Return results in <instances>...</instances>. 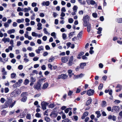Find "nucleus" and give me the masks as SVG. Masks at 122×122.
<instances>
[{
  "mask_svg": "<svg viewBox=\"0 0 122 122\" xmlns=\"http://www.w3.org/2000/svg\"><path fill=\"white\" fill-rule=\"evenodd\" d=\"M25 113L24 112L22 113L20 115V118H23L25 116Z\"/></svg>",
  "mask_w": 122,
  "mask_h": 122,
  "instance_id": "nucleus-40",
  "label": "nucleus"
},
{
  "mask_svg": "<svg viewBox=\"0 0 122 122\" xmlns=\"http://www.w3.org/2000/svg\"><path fill=\"white\" fill-rule=\"evenodd\" d=\"M31 118V115L30 113H28L26 116V118L27 119H30Z\"/></svg>",
  "mask_w": 122,
  "mask_h": 122,
  "instance_id": "nucleus-34",
  "label": "nucleus"
},
{
  "mask_svg": "<svg viewBox=\"0 0 122 122\" xmlns=\"http://www.w3.org/2000/svg\"><path fill=\"white\" fill-rule=\"evenodd\" d=\"M117 88H119V89H116L115 91L116 92H117L121 91L122 88V85L120 84H118L116 86Z\"/></svg>",
  "mask_w": 122,
  "mask_h": 122,
  "instance_id": "nucleus-9",
  "label": "nucleus"
},
{
  "mask_svg": "<svg viewBox=\"0 0 122 122\" xmlns=\"http://www.w3.org/2000/svg\"><path fill=\"white\" fill-rule=\"evenodd\" d=\"M8 107V102H6L4 105L2 106V109H3Z\"/></svg>",
  "mask_w": 122,
  "mask_h": 122,
  "instance_id": "nucleus-20",
  "label": "nucleus"
},
{
  "mask_svg": "<svg viewBox=\"0 0 122 122\" xmlns=\"http://www.w3.org/2000/svg\"><path fill=\"white\" fill-rule=\"evenodd\" d=\"M41 83L38 81L36 84L35 85L33 86V87L34 89L38 90L41 88Z\"/></svg>",
  "mask_w": 122,
  "mask_h": 122,
  "instance_id": "nucleus-2",
  "label": "nucleus"
},
{
  "mask_svg": "<svg viewBox=\"0 0 122 122\" xmlns=\"http://www.w3.org/2000/svg\"><path fill=\"white\" fill-rule=\"evenodd\" d=\"M41 69L42 70H44L46 69V67L45 65H43L41 66Z\"/></svg>",
  "mask_w": 122,
  "mask_h": 122,
  "instance_id": "nucleus-50",
  "label": "nucleus"
},
{
  "mask_svg": "<svg viewBox=\"0 0 122 122\" xmlns=\"http://www.w3.org/2000/svg\"><path fill=\"white\" fill-rule=\"evenodd\" d=\"M74 76L73 77V79L74 80H75L76 79H77L79 78L78 76V75H75L74 74Z\"/></svg>",
  "mask_w": 122,
  "mask_h": 122,
  "instance_id": "nucleus-48",
  "label": "nucleus"
},
{
  "mask_svg": "<svg viewBox=\"0 0 122 122\" xmlns=\"http://www.w3.org/2000/svg\"><path fill=\"white\" fill-rule=\"evenodd\" d=\"M37 5V3L35 2H33L32 3L31 5L33 7H35Z\"/></svg>",
  "mask_w": 122,
  "mask_h": 122,
  "instance_id": "nucleus-53",
  "label": "nucleus"
},
{
  "mask_svg": "<svg viewBox=\"0 0 122 122\" xmlns=\"http://www.w3.org/2000/svg\"><path fill=\"white\" fill-rule=\"evenodd\" d=\"M106 102L105 101H103L102 102V106H104V105L106 104Z\"/></svg>",
  "mask_w": 122,
  "mask_h": 122,
  "instance_id": "nucleus-57",
  "label": "nucleus"
},
{
  "mask_svg": "<svg viewBox=\"0 0 122 122\" xmlns=\"http://www.w3.org/2000/svg\"><path fill=\"white\" fill-rule=\"evenodd\" d=\"M47 37L46 36H44L42 37V39L43 41H46L47 39Z\"/></svg>",
  "mask_w": 122,
  "mask_h": 122,
  "instance_id": "nucleus-59",
  "label": "nucleus"
},
{
  "mask_svg": "<svg viewBox=\"0 0 122 122\" xmlns=\"http://www.w3.org/2000/svg\"><path fill=\"white\" fill-rule=\"evenodd\" d=\"M55 106V105L54 104H51L49 105V107L51 108H53Z\"/></svg>",
  "mask_w": 122,
  "mask_h": 122,
  "instance_id": "nucleus-33",
  "label": "nucleus"
},
{
  "mask_svg": "<svg viewBox=\"0 0 122 122\" xmlns=\"http://www.w3.org/2000/svg\"><path fill=\"white\" fill-rule=\"evenodd\" d=\"M72 62L73 61H71L69 60L68 63V65L70 66H71L72 65Z\"/></svg>",
  "mask_w": 122,
  "mask_h": 122,
  "instance_id": "nucleus-49",
  "label": "nucleus"
},
{
  "mask_svg": "<svg viewBox=\"0 0 122 122\" xmlns=\"http://www.w3.org/2000/svg\"><path fill=\"white\" fill-rule=\"evenodd\" d=\"M40 47H38V49H37L36 50V53L37 54H39L40 53V51H41V49H40Z\"/></svg>",
  "mask_w": 122,
  "mask_h": 122,
  "instance_id": "nucleus-38",
  "label": "nucleus"
},
{
  "mask_svg": "<svg viewBox=\"0 0 122 122\" xmlns=\"http://www.w3.org/2000/svg\"><path fill=\"white\" fill-rule=\"evenodd\" d=\"M89 17L87 15H86L85 16H84L83 19V26H86V24L87 23V20L89 19Z\"/></svg>",
  "mask_w": 122,
  "mask_h": 122,
  "instance_id": "nucleus-3",
  "label": "nucleus"
},
{
  "mask_svg": "<svg viewBox=\"0 0 122 122\" xmlns=\"http://www.w3.org/2000/svg\"><path fill=\"white\" fill-rule=\"evenodd\" d=\"M117 22L119 23H122V18H118L117 19Z\"/></svg>",
  "mask_w": 122,
  "mask_h": 122,
  "instance_id": "nucleus-24",
  "label": "nucleus"
},
{
  "mask_svg": "<svg viewBox=\"0 0 122 122\" xmlns=\"http://www.w3.org/2000/svg\"><path fill=\"white\" fill-rule=\"evenodd\" d=\"M10 42V43L11 45V46H12V47H13V40L11 39L10 40V39L8 38V42Z\"/></svg>",
  "mask_w": 122,
  "mask_h": 122,
  "instance_id": "nucleus-19",
  "label": "nucleus"
},
{
  "mask_svg": "<svg viewBox=\"0 0 122 122\" xmlns=\"http://www.w3.org/2000/svg\"><path fill=\"white\" fill-rule=\"evenodd\" d=\"M48 83L47 82L45 83L42 87V89H46L48 86Z\"/></svg>",
  "mask_w": 122,
  "mask_h": 122,
  "instance_id": "nucleus-15",
  "label": "nucleus"
},
{
  "mask_svg": "<svg viewBox=\"0 0 122 122\" xmlns=\"http://www.w3.org/2000/svg\"><path fill=\"white\" fill-rule=\"evenodd\" d=\"M28 94L26 92H23L21 94L20 96L21 97H27Z\"/></svg>",
  "mask_w": 122,
  "mask_h": 122,
  "instance_id": "nucleus-16",
  "label": "nucleus"
},
{
  "mask_svg": "<svg viewBox=\"0 0 122 122\" xmlns=\"http://www.w3.org/2000/svg\"><path fill=\"white\" fill-rule=\"evenodd\" d=\"M92 100L91 99L90 97V99L87 100L86 103L85 105L86 106H88L91 103Z\"/></svg>",
  "mask_w": 122,
  "mask_h": 122,
  "instance_id": "nucleus-13",
  "label": "nucleus"
},
{
  "mask_svg": "<svg viewBox=\"0 0 122 122\" xmlns=\"http://www.w3.org/2000/svg\"><path fill=\"white\" fill-rule=\"evenodd\" d=\"M29 56L31 57H33L35 56V54L33 52L30 53L29 54Z\"/></svg>",
  "mask_w": 122,
  "mask_h": 122,
  "instance_id": "nucleus-45",
  "label": "nucleus"
},
{
  "mask_svg": "<svg viewBox=\"0 0 122 122\" xmlns=\"http://www.w3.org/2000/svg\"><path fill=\"white\" fill-rule=\"evenodd\" d=\"M120 109V107L118 106H114L112 108V110L111 112H114V111L117 112Z\"/></svg>",
  "mask_w": 122,
  "mask_h": 122,
  "instance_id": "nucleus-7",
  "label": "nucleus"
},
{
  "mask_svg": "<svg viewBox=\"0 0 122 122\" xmlns=\"http://www.w3.org/2000/svg\"><path fill=\"white\" fill-rule=\"evenodd\" d=\"M54 59V57H53L49 59L48 60V61L49 62H51L53 61Z\"/></svg>",
  "mask_w": 122,
  "mask_h": 122,
  "instance_id": "nucleus-36",
  "label": "nucleus"
},
{
  "mask_svg": "<svg viewBox=\"0 0 122 122\" xmlns=\"http://www.w3.org/2000/svg\"><path fill=\"white\" fill-rule=\"evenodd\" d=\"M86 65V63H82L80 64V67L81 69H83L84 68V67Z\"/></svg>",
  "mask_w": 122,
  "mask_h": 122,
  "instance_id": "nucleus-14",
  "label": "nucleus"
},
{
  "mask_svg": "<svg viewBox=\"0 0 122 122\" xmlns=\"http://www.w3.org/2000/svg\"><path fill=\"white\" fill-rule=\"evenodd\" d=\"M16 61V60L15 59H12L11 61V62L13 63V64H14L15 62Z\"/></svg>",
  "mask_w": 122,
  "mask_h": 122,
  "instance_id": "nucleus-58",
  "label": "nucleus"
},
{
  "mask_svg": "<svg viewBox=\"0 0 122 122\" xmlns=\"http://www.w3.org/2000/svg\"><path fill=\"white\" fill-rule=\"evenodd\" d=\"M32 35L33 36L36 37L38 36V34L35 32H32Z\"/></svg>",
  "mask_w": 122,
  "mask_h": 122,
  "instance_id": "nucleus-37",
  "label": "nucleus"
},
{
  "mask_svg": "<svg viewBox=\"0 0 122 122\" xmlns=\"http://www.w3.org/2000/svg\"><path fill=\"white\" fill-rule=\"evenodd\" d=\"M1 70V72L3 73V74L5 75L7 74V72L5 71V68H2Z\"/></svg>",
  "mask_w": 122,
  "mask_h": 122,
  "instance_id": "nucleus-22",
  "label": "nucleus"
},
{
  "mask_svg": "<svg viewBox=\"0 0 122 122\" xmlns=\"http://www.w3.org/2000/svg\"><path fill=\"white\" fill-rule=\"evenodd\" d=\"M62 36L63 39L64 40H65L66 37V34L65 33H63L62 34Z\"/></svg>",
  "mask_w": 122,
  "mask_h": 122,
  "instance_id": "nucleus-39",
  "label": "nucleus"
},
{
  "mask_svg": "<svg viewBox=\"0 0 122 122\" xmlns=\"http://www.w3.org/2000/svg\"><path fill=\"white\" fill-rule=\"evenodd\" d=\"M21 93V91L20 89H16L10 94V97H15L18 96Z\"/></svg>",
  "mask_w": 122,
  "mask_h": 122,
  "instance_id": "nucleus-1",
  "label": "nucleus"
},
{
  "mask_svg": "<svg viewBox=\"0 0 122 122\" xmlns=\"http://www.w3.org/2000/svg\"><path fill=\"white\" fill-rule=\"evenodd\" d=\"M78 8L77 6L76 5H74L73 6V10L75 12H76Z\"/></svg>",
  "mask_w": 122,
  "mask_h": 122,
  "instance_id": "nucleus-29",
  "label": "nucleus"
},
{
  "mask_svg": "<svg viewBox=\"0 0 122 122\" xmlns=\"http://www.w3.org/2000/svg\"><path fill=\"white\" fill-rule=\"evenodd\" d=\"M15 101L13 103L12 101V100H11L10 99H8V103H12L10 104V105H9V108H12L14 106L15 104Z\"/></svg>",
  "mask_w": 122,
  "mask_h": 122,
  "instance_id": "nucleus-10",
  "label": "nucleus"
},
{
  "mask_svg": "<svg viewBox=\"0 0 122 122\" xmlns=\"http://www.w3.org/2000/svg\"><path fill=\"white\" fill-rule=\"evenodd\" d=\"M73 21V20L72 18H70L68 19V22L70 23H72Z\"/></svg>",
  "mask_w": 122,
  "mask_h": 122,
  "instance_id": "nucleus-41",
  "label": "nucleus"
},
{
  "mask_svg": "<svg viewBox=\"0 0 122 122\" xmlns=\"http://www.w3.org/2000/svg\"><path fill=\"white\" fill-rule=\"evenodd\" d=\"M61 60L62 62L66 63L68 61V59L67 57H63L61 58Z\"/></svg>",
  "mask_w": 122,
  "mask_h": 122,
  "instance_id": "nucleus-11",
  "label": "nucleus"
},
{
  "mask_svg": "<svg viewBox=\"0 0 122 122\" xmlns=\"http://www.w3.org/2000/svg\"><path fill=\"white\" fill-rule=\"evenodd\" d=\"M90 1V4L94 5L96 4V2L94 0H91Z\"/></svg>",
  "mask_w": 122,
  "mask_h": 122,
  "instance_id": "nucleus-32",
  "label": "nucleus"
},
{
  "mask_svg": "<svg viewBox=\"0 0 122 122\" xmlns=\"http://www.w3.org/2000/svg\"><path fill=\"white\" fill-rule=\"evenodd\" d=\"M29 81L28 79H26L25 80L24 84L25 85L28 84L29 82Z\"/></svg>",
  "mask_w": 122,
  "mask_h": 122,
  "instance_id": "nucleus-26",
  "label": "nucleus"
},
{
  "mask_svg": "<svg viewBox=\"0 0 122 122\" xmlns=\"http://www.w3.org/2000/svg\"><path fill=\"white\" fill-rule=\"evenodd\" d=\"M50 4V2L49 1H47L46 2L44 1L41 3V5L42 6L46 5L47 6H48Z\"/></svg>",
  "mask_w": 122,
  "mask_h": 122,
  "instance_id": "nucleus-12",
  "label": "nucleus"
},
{
  "mask_svg": "<svg viewBox=\"0 0 122 122\" xmlns=\"http://www.w3.org/2000/svg\"><path fill=\"white\" fill-rule=\"evenodd\" d=\"M43 31H44V33L45 34H47L48 33V32L46 30V28H44L43 30Z\"/></svg>",
  "mask_w": 122,
  "mask_h": 122,
  "instance_id": "nucleus-55",
  "label": "nucleus"
},
{
  "mask_svg": "<svg viewBox=\"0 0 122 122\" xmlns=\"http://www.w3.org/2000/svg\"><path fill=\"white\" fill-rule=\"evenodd\" d=\"M15 32V30L14 29H12L8 31V34H10L12 33H14Z\"/></svg>",
  "mask_w": 122,
  "mask_h": 122,
  "instance_id": "nucleus-21",
  "label": "nucleus"
},
{
  "mask_svg": "<svg viewBox=\"0 0 122 122\" xmlns=\"http://www.w3.org/2000/svg\"><path fill=\"white\" fill-rule=\"evenodd\" d=\"M23 66L22 65H19L18 67V69L20 70H21L23 69Z\"/></svg>",
  "mask_w": 122,
  "mask_h": 122,
  "instance_id": "nucleus-56",
  "label": "nucleus"
},
{
  "mask_svg": "<svg viewBox=\"0 0 122 122\" xmlns=\"http://www.w3.org/2000/svg\"><path fill=\"white\" fill-rule=\"evenodd\" d=\"M2 41L4 42L5 43L6 42L8 41V38L4 37L2 39Z\"/></svg>",
  "mask_w": 122,
  "mask_h": 122,
  "instance_id": "nucleus-42",
  "label": "nucleus"
},
{
  "mask_svg": "<svg viewBox=\"0 0 122 122\" xmlns=\"http://www.w3.org/2000/svg\"><path fill=\"white\" fill-rule=\"evenodd\" d=\"M16 76V74L14 73H13L11 74V78H14Z\"/></svg>",
  "mask_w": 122,
  "mask_h": 122,
  "instance_id": "nucleus-35",
  "label": "nucleus"
},
{
  "mask_svg": "<svg viewBox=\"0 0 122 122\" xmlns=\"http://www.w3.org/2000/svg\"><path fill=\"white\" fill-rule=\"evenodd\" d=\"M9 56L11 58H12L14 57V55L13 54L10 53L9 54Z\"/></svg>",
  "mask_w": 122,
  "mask_h": 122,
  "instance_id": "nucleus-64",
  "label": "nucleus"
},
{
  "mask_svg": "<svg viewBox=\"0 0 122 122\" xmlns=\"http://www.w3.org/2000/svg\"><path fill=\"white\" fill-rule=\"evenodd\" d=\"M31 10V8L30 7H28V8H25L24 9V12H28L29 10Z\"/></svg>",
  "mask_w": 122,
  "mask_h": 122,
  "instance_id": "nucleus-27",
  "label": "nucleus"
},
{
  "mask_svg": "<svg viewBox=\"0 0 122 122\" xmlns=\"http://www.w3.org/2000/svg\"><path fill=\"white\" fill-rule=\"evenodd\" d=\"M45 48L47 50H50V47L48 45H47L46 46Z\"/></svg>",
  "mask_w": 122,
  "mask_h": 122,
  "instance_id": "nucleus-61",
  "label": "nucleus"
},
{
  "mask_svg": "<svg viewBox=\"0 0 122 122\" xmlns=\"http://www.w3.org/2000/svg\"><path fill=\"white\" fill-rule=\"evenodd\" d=\"M35 16V14L34 13H33V14L31 16L30 18H31V20H33L35 18L34 16Z\"/></svg>",
  "mask_w": 122,
  "mask_h": 122,
  "instance_id": "nucleus-54",
  "label": "nucleus"
},
{
  "mask_svg": "<svg viewBox=\"0 0 122 122\" xmlns=\"http://www.w3.org/2000/svg\"><path fill=\"white\" fill-rule=\"evenodd\" d=\"M84 54V53L82 51H81L80 52L79 54H78V56H79L78 57H77V58L79 59H80L81 58V57L80 56H82V55H83Z\"/></svg>",
  "mask_w": 122,
  "mask_h": 122,
  "instance_id": "nucleus-18",
  "label": "nucleus"
},
{
  "mask_svg": "<svg viewBox=\"0 0 122 122\" xmlns=\"http://www.w3.org/2000/svg\"><path fill=\"white\" fill-rule=\"evenodd\" d=\"M87 94L89 96L93 95L94 93V91L93 90L90 89L87 91Z\"/></svg>",
  "mask_w": 122,
  "mask_h": 122,
  "instance_id": "nucleus-6",
  "label": "nucleus"
},
{
  "mask_svg": "<svg viewBox=\"0 0 122 122\" xmlns=\"http://www.w3.org/2000/svg\"><path fill=\"white\" fill-rule=\"evenodd\" d=\"M48 67L50 68L51 70H52V66L50 64H48Z\"/></svg>",
  "mask_w": 122,
  "mask_h": 122,
  "instance_id": "nucleus-46",
  "label": "nucleus"
},
{
  "mask_svg": "<svg viewBox=\"0 0 122 122\" xmlns=\"http://www.w3.org/2000/svg\"><path fill=\"white\" fill-rule=\"evenodd\" d=\"M27 99V97H22L21 99V101L23 102H25L26 101Z\"/></svg>",
  "mask_w": 122,
  "mask_h": 122,
  "instance_id": "nucleus-23",
  "label": "nucleus"
},
{
  "mask_svg": "<svg viewBox=\"0 0 122 122\" xmlns=\"http://www.w3.org/2000/svg\"><path fill=\"white\" fill-rule=\"evenodd\" d=\"M81 89H79L78 88H77L76 89V93H79L81 92Z\"/></svg>",
  "mask_w": 122,
  "mask_h": 122,
  "instance_id": "nucleus-62",
  "label": "nucleus"
},
{
  "mask_svg": "<svg viewBox=\"0 0 122 122\" xmlns=\"http://www.w3.org/2000/svg\"><path fill=\"white\" fill-rule=\"evenodd\" d=\"M48 104L49 103L43 101L41 103V105L42 109L43 110H46V106L48 105Z\"/></svg>",
  "mask_w": 122,
  "mask_h": 122,
  "instance_id": "nucleus-5",
  "label": "nucleus"
},
{
  "mask_svg": "<svg viewBox=\"0 0 122 122\" xmlns=\"http://www.w3.org/2000/svg\"><path fill=\"white\" fill-rule=\"evenodd\" d=\"M88 114V112H85L83 114V115L85 117L87 116Z\"/></svg>",
  "mask_w": 122,
  "mask_h": 122,
  "instance_id": "nucleus-52",
  "label": "nucleus"
},
{
  "mask_svg": "<svg viewBox=\"0 0 122 122\" xmlns=\"http://www.w3.org/2000/svg\"><path fill=\"white\" fill-rule=\"evenodd\" d=\"M68 77V76L65 74H62L58 76L57 79H59L61 78L64 80L66 79Z\"/></svg>",
  "mask_w": 122,
  "mask_h": 122,
  "instance_id": "nucleus-4",
  "label": "nucleus"
},
{
  "mask_svg": "<svg viewBox=\"0 0 122 122\" xmlns=\"http://www.w3.org/2000/svg\"><path fill=\"white\" fill-rule=\"evenodd\" d=\"M92 15L93 17L94 18H96L97 16V14L96 13H93L92 14Z\"/></svg>",
  "mask_w": 122,
  "mask_h": 122,
  "instance_id": "nucleus-43",
  "label": "nucleus"
},
{
  "mask_svg": "<svg viewBox=\"0 0 122 122\" xmlns=\"http://www.w3.org/2000/svg\"><path fill=\"white\" fill-rule=\"evenodd\" d=\"M103 87V84L102 83H100V85L98 86V89L99 90H102Z\"/></svg>",
  "mask_w": 122,
  "mask_h": 122,
  "instance_id": "nucleus-28",
  "label": "nucleus"
},
{
  "mask_svg": "<svg viewBox=\"0 0 122 122\" xmlns=\"http://www.w3.org/2000/svg\"><path fill=\"white\" fill-rule=\"evenodd\" d=\"M35 116L36 117L38 118L39 117L41 116L40 115V114L38 113H37L36 114Z\"/></svg>",
  "mask_w": 122,
  "mask_h": 122,
  "instance_id": "nucleus-60",
  "label": "nucleus"
},
{
  "mask_svg": "<svg viewBox=\"0 0 122 122\" xmlns=\"http://www.w3.org/2000/svg\"><path fill=\"white\" fill-rule=\"evenodd\" d=\"M52 114L53 116V117H56L57 116V114L55 112V111H53L52 112Z\"/></svg>",
  "mask_w": 122,
  "mask_h": 122,
  "instance_id": "nucleus-25",
  "label": "nucleus"
},
{
  "mask_svg": "<svg viewBox=\"0 0 122 122\" xmlns=\"http://www.w3.org/2000/svg\"><path fill=\"white\" fill-rule=\"evenodd\" d=\"M83 31H81L77 35V36H82V34Z\"/></svg>",
  "mask_w": 122,
  "mask_h": 122,
  "instance_id": "nucleus-51",
  "label": "nucleus"
},
{
  "mask_svg": "<svg viewBox=\"0 0 122 122\" xmlns=\"http://www.w3.org/2000/svg\"><path fill=\"white\" fill-rule=\"evenodd\" d=\"M61 11L62 12H65L66 11V10L65 7H62L61 9Z\"/></svg>",
  "mask_w": 122,
  "mask_h": 122,
  "instance_id": "nucleus-63",
  "label": "nucleus"
},
{
  "mask_svg": "<svg viewBox=\"0 0 122 122\" xmlns=\"http://www.w3.org/2000/svg\"><path fill=\"white\" fill-rule=\"evenodd\" d=\"M73 93V92L71 90H69V92L68 93V96H71Z\"/></svg>",
  "mask_w": 122,
  "mask_h": 122,
  "instance_id": "nucleus-47",
  "label": "nucleus"
},
{
  "mask_svg": "<svg viewBox=\"0 0 122 122\" xmlns=\"http://www.w3.org/2000/svg\"><path fill=\"white\" fill-rule=\"evenodd\" d=\"M45 120L47 122H50V118L47 117H45Z\"/></svg>",
  "mask_w": 122,
  "mask_h": 122,
  "instance_id": "nucleus-30",
  "label": "nucleus"
},
{
  "mask_svg": "<svg viewBox=\"0 0 122 122\" xmlns=\"http://www.w3.org/2000/svg\"><path fill=\"white\" fill-rule=\"evenodd\" d=\"M46 79V78H40L39 79V80L38 81H39L40 82H43V81L44 82H45L44 80Z\"/></svg>",
  "mask_w": 122,
  "mask_h": 122,
  "instance_id": "nucleus-31",
  "label": "nucleus"
},
{
  "mask_svg": "<svg viewBox=\"0 0 122 122\" xmlns=\"http://www.w3.org/2000/svg\"><path fill=\"white\" fill-rule=\"evenodd\" d=\"M86 25V26H84V27L87 26V31L88 33L90 32L91 28V25L89 22H88L87 23Z\"/></svg>",
  "mask_w": 122,
  "mask_h": 122,
  "instance_id": "nucleus-8",
  "label": "nucleus"
},
{
  "mask_svg": "<svg viewBox=\"0 0 122 122\" xmlns=\"http://www.w3.org/2000/svg\"><path fill=\"white\" fill-rule=\"evenodd\" d=\"M30 79L31 80V82H34L36 81V79L35 78H34L33 76H31L30 77Z\"/></svg>",
  "mask_w": 122,
  "mask_h": 122,
  "instance_id": "nucleus-44",
  "label": "nucleus"
},
{
  "mask_svg": "<svg viewBox=\"0 0 122 122\" xmlns=\"http://www.w3.org/2000/svg\"><path fill=\"white\" fill-rule=\"evenodd\" d=\"M95 113L97 115V117L98 118H99L101 116V114L100 113V112L99 111H96Z\"/></svg>",
  "mask_w": 122,
  "mask_h": 122,
  "instance_id": "nucleus-17",
  "label": "nucleus"
}]
</instances>
